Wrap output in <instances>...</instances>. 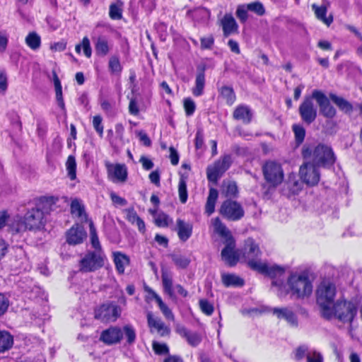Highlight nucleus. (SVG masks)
<instances>
[{
	"label": "nucleus",
	"instance_id": "21",
	"mask_svg": "<svg viewBox=\"0 0 362 362\" xmlns=\"http://www.w3.org/2000/svg\"><path fill=\"white\" fill-rule=\"evenodd\" d=\"M301 188L302 184L296 179V176L289 175L287 181L284 185L282 193L285 196L290 197L292 195L298 194Z\"/></svg>",
	"mask_w": 362,
	"mask_h": 362
},
{
	"label": "nucleus",
	"instance_id": "63",
	"mask_svg": "<svg viewBox=\"0 0 362 362\" xmlns=\"http://www.w3.org/2000/svg\"><path fill=\"white\" fill-rule=\"evenodd\" d=\"M168 220L169 216L167 214H160L156 219V224L159 227H167L169 225Z\"/></svg>",
	"mask_w": 362,
	"mask_h": 362
},
{
	"label": "nucleus",
	"instance_id": "58",
	"mask_svg": "<svg viewBox=\"0 0 362 362\" xmlns=\"http://www.w3.org/2000/svg\"><path fill=\"white\" fill-rule=\"evenodd\" d=\"M110 17L113 20H119L122 18V9L115 4H111L109 11Z\"/></svg>",
	"mask_w": 362,
	"mask_h": 362
},
{
	"label": "nucleus",
	"instance_id": "56",
	"mask_svg": "<svg viewBox=\"0 0 362 362\" xmlns=\"http://www.w3.org/2000/svg\"><path fill=\"white\" fill-rule=\"evenodd\" d=\"M238 188L235 182H230L226 186L225 190L226 197L235 198L238 196Z\"/></svg>",
	"mask_w": 362,
	"mask_h": 362
},
{
	"label": "nucleus",
	"instance_id": "64",
	"mask_svg": "<svg viewBox=\"0 0 362 362\" xmlns=\"http://www.w3.org/2000/svg\"><path fill=\"white\" fill-rule=\"evenodd\" d=\"M307 362H323V358L320 353L314 351L307 354Z\"/></svg>",
	"mask_w": 362,
	"mask_h": 362
},
{
	"label": "nucleus",
	"instance_id": "17",
	"mask_svg": "<svg viewBox=\"0 0 362 362\" xmlns=\"http://www.w3.org/2000/svg\"><path fill=\"white\" fill-rule=\"evenodd\" d=\"M123 338L122 328L117 326H111L102 331L100 335V341L105 344L110 346L120 343Z\"/></svg>",
	"mask_w": 362,
	"mask_h": 362
},
{
	"label": "nucleus",
	"instance_id": "22",
	"mask_svg": "<svg viewBox=\"0 0 362 362\" xmlns=\"http://www.w3.org/2000/svg\"><path fill=\"white\" fill-rule=\"evenodd\" d=\"M252 111L245 105H238L233 113L234 119L242 121L244 124H250L252 122Z\"/></svg>",
	"mask_w": 362,
	"mask_h": 362
},
{
	"label": "nucleus",
	"instance_id": "4",
	"mask_svg": "<svg viewBox=\"0 0 362 362\" xmlns=\"http://www.w3.org/2000/svg\"><path fill=\"white\" fill-rule=\"evenodd\" d=\"M336 293L335 284L329 281L324 280L318 286L316 300L320 308L322 316L330 315L329 308L334 303Z\"/></svg>",
	"mask_w": 362,
	"mask_h": 362
},
{
	"label": "nucleus",
	"instance_id": "2",
	"mask_svg": "<svg viewBox=\"0 0 362 362\" xmlns=\"http://www.w3.org/2000/svg\"><path fill=\"white\" fill-rule=\"evenodd\" d=\"M358 308L356 305L355 298L347 300L344 298L339 299L329 308L330 315H322L326 320L334 317L339 322L349 324V329L352 328V322L356 316Z\"/></svg>",
	"mask_w": 362,
	"mask_h": 362
},
{
	"label": "nucleus",
	"instance_id": "40",
	"mask_svg": "<svg viewBox=\"0 0 362 362\" xmlns=\"http://www.w3.org/2000/svg\"><path fill=\"white\" fill-rule=\"evenodd\" d=\"M26 45L33 50H37L41 46V37L36 32H30L25 37Z\"/></svg>",
	"mask_w": 362,
	"mask_h": 362
},
{
	"label": "nucleus",
	"instance_id": "27",
	"mask_svg": "<svg viewBox=\"0 0 362 362\" xmlns=\"http://www.w3.org/2000/svg\"><path fill=\"white\" fill-rule=\"evenodd\" d=\"M221 25L225 37H228L232 33L238 32V25L233 16L230 13L224 15L221 21Z\"/></svg>",
	"mask_w": 362,
	"mask_h": 362
},
{
	"label": "nucleus",
	"instance_id": "35",
	"mask_svg": "<svg viewBox=\"0 0 362 362\" xmlns=\"http://www.w3.org/2000/svg\"><path fill=\"white\" fill-rule=\"evenodd\" d=\"M222 283L226 287L235 286L240 287L245 284L244 280L233 274H223L221 275Z\"/></svg>",
	"mask_w": 362,
	"mask_h": 362
},
{
	"label": "nucleus",
	"instance_id": "41",
	"mask_svg": "<svg viewBox=\"0 0 362 362\" xmlns=\"http://www.w3.org/2000/svg\"><path fill=\"white\" fill-rule=\"evenodd\" d=\"M90 237L92 247L95 249L94 252H103L100 245L99 238L97 234L96 228L94 226L92 220L89 221Z\"/></svg>",
	"mask_w": 362,
	"mask_h": 362
},
{
	"label": "nucleus",
	"instance_id": "20",
	"mask_svg": "<svg viewBox=\"0 0 362 362\" xmlns=\"http://www.w3.org/2000/svg\"><path fill=\"white\" fill-rule=\"evenodd\" d=\"M175 331L193 347L197 346L202 341V339L199 333L189 331L184 325H177Z\"/></svg>",
	"mask_w": 362,
	"mask_h": 362
},
{
	"label": "nucleus",
	"instance_id": "51",
	"mask_svg": "<svg viewBox=\"0 0 362 362\" xmlns=\"http://www.w3.org/2000/svg\"><path fill=\"white\" fill-rule=\"evenodd\" d=\"M199 308L203 313L205 315L210 316L213 314L214 311V307L212 303H211L206 299H200L199 301Z\"/></svg>",
	"mask_w": 362,
	"mask_h": 362
},
{
	"label": "nucleus",
	"instance_id": "37",
	"mask_svg": "<svg viewBox=\"0 0 362 362\" xmlns=\"http://www.w3.org/2000/svg\"><path fill=\"white\" fill-rule=\"evenodd\" d=\"M188 175L185 174H180L179 185H178V194L179 199L182 204H185L188 198V192L187 189V180Z\"/></svg>",
	"mask_w": 362,
	"mask_h": 362
},
{
	"label": "nucleus",
	"instance_id": "15",
	"mask_svg": "<svg viewBox=\"0 0 362 362\" xmlns=\"http://www.w3.org/2000/svg\"><path fill=\"white\" fill-rule=\"evenodd\" d=\"M225 247L221 250V258L229 267H234L240 260V253L235 250V242L234 238H229L224 241Z\"/></svg>",
	"mask_w": 362,
	"mask_h": 362
},
{
	"label": "nucleus",
	"instance_id": "12",
	"mask_svg": "<svg viewBox=\"0 0 362 362\" xmlns=\"http://www.w3.org/2000/svg\"><path fill=\"white\" fill-rule=\"evenodd\" d=\"M318 167L305 161L300 168V175L302 180L308 185H316L320 179Z\"/></svg>",
	"mask_w": 362,
	"mask_h": 362
},
{
	"label": "nucleus",
	"instance_id": "46",
	"mask_svg": "<svg viewBox=\"0 0 362 362\" xmlns=\"http://www.w3.org/2000/svg\"><path fill=\"white\" fill-rule=\"evenodd\" d=\"M161 278L165 292L167 293L169 296H172L173 295V289L171 275L169 274L166 271L162 270Z\"/></svg>",
	"mask_w": 362,
	"mask_h": 362
},
{
	"label": "nucleus",
	"instance_id": "38",
	"mask_svg": "<svg viewBox=\"0 0 362 362\" xmlns=\"http://www.w3.org/2000/svg\"><path fill=\"white\" fill-rule=\"evenodd\" d=\"M95 49L98 55H107L110 49L107 39L105 36L98 37L95 45Z\"/></svg>",
	"mask_w": 362,
	"mask_h": 362
},
{
	"label": "nucleus",
	"instance_id": "47",
	"mask_svg": "<svg viewBox=\"0 0 362 362\" xmlns=\"http://www.w3.org/2000/svg\"><path fill=\"white\" fill-rule=\"evenodd\" d=\"M108 69L112 74H119L122 71V66L117 56H112L108 62Z\"/></svg>",
	"mask_w": 362,
	"mask_h": 362
},
{
	"label": "nucleus",
	"instance_id": "31",
	"mask_svg": "<svg viewBox=\"0 0 362 362\" xmlns=\"http://www.w3.org/2000/svg\"><path fill=\"white\" fill-rule=\"evenodd\" d=\"M312 9L315 12L316 18L323 22L327 26H329L333 22V16L329 15L328 17L326 16L327 12V8L326 6L322 5L320 6L315 4L312 5Z\"/></svg>",
	"mask_w": 362,
	"mask_h": 362
},
{
	"label": "nucleus",
	"instance_id": "61",
	"mask_svg": "<svg viewBox=\"0 0 362 362\" xmlns=\"http://www.w3.org/2000/svg\"><path fill=\"white\" fill-rule=\"evenodd\" d=\"M8 306V298L4 293H0V317L7 311Z\"/></svg>",
	"mask_w": 362,
	"mask_h": 362
},
{
	"label": "nucleus",
	"instance_id": "42",
	"mask_svg": "<svg viewBox=\"0 0 362 362\" xmlns=\"http://www.w3.org/2000/svg\"><path fill=\"white\" fill-rule=\"evenodd\" d=\"M54 84L56 92V100L58 105L63 110H65V104L63 99L62 95V87L61 85V82L57 75L56 73H54Z\"/></svg>",
	"mask_w": 362,
	"mask_h": 362
},
{
	"label": "nucleus",
	"instance_id": "52",
	"mask_svg": "<svg viewBox=\"0 0 362 362\" xmlns=\"http://www.w3.org/2000/svg\"><path fill=\"white\" fill-rule=\"evenodd\" d=\"M248 9L246 4L239 5L235 14L241 23H245L248 19Z\"/></svg>",
	"mask_w": 362,
	"mask_h": 362
},
{
	"label": "nucleus",
	"instance_id": "36",
	"mask_svg": "<svg viewBox=\"0 0 362 362\" xmlns=\"http://www.w3.org/2000/svg\"><path fill=\"white\" fill-rule=\"evenodd\" d=\"M218 197V190L215 188L211 187L209 189V195L207 197L206 203L205 205V212L208 215H211L215 211V205Z\"/></svg>",
	"mask_w": 362,
	"mask_h": 362
},
{
	"label": "nucleus",
	"instance_id": "60",
	"mask_svg": "<svg viewBox=\"0 0 362 362\" xmlns=\"http://www.w3.org/2000/svg\"><path fill=\"white\" fill-rule=\"evenodd\" d=\"M200 41H201V48L202 49H210L212 48V47L214 44V38L212 35L202 37L200 39Z\"/></svg>",
	"mask_w": 362,
	"mask_h": 362
},
{
	"label": "nucleus",
	"instance_id": "50",
	"mask_svg": "<svg viewBox=\"0 0 362 362\" xmlns=\"http://www.w3.org/2000/svg\"><path fill=\"white\" fill-rule=\"evenodd\" d=\"M246 5L249 11L253 12L257 16H262L265 13L264 5L260 1H257Z\"/></svg>",
	"mask_w": 362,
	"mask_h": 362
},
{
	"label": "nucleus",
	"instance_id": "8",
	"mask_svg": "<svg viewBox=\"0 0 362 362\" xmlns=\"http://www.w3.org/2000/svg\"><path fill=\"white\" fill-rule=\"evenodd\" d=\"M232 158L230 155H224L216 160L212 165L206 168V176L209 182L217 184L218 180L225 172L230 167Z\"/></svg>",
	"mask_w": 362,
	"mask_h": 362
},
{
	"label": "nucleus",
	"instance_id": "10",
	"mask_svg": "<svg viewBox=\"0 0 362 362\" xmlns=\"http://www.w3.org/2000/svg\"><path fill=\"white\" fill-rule=\"evenodd\" d=\"M120 308L113 303H108L101 305L95 310V318L102 322H115L120 316Z\"/></svg>",
	"mask_w": 362,
	"mask_h": 362
},
{
	"label": "nucleus",
	"instance_id": "32",
	"mask_svg": "<svg viewBox=\"0 0 362 362\" xmlns=\"http://www.w3.org/2000/svg\"><path fill=\"white\" fill-rule=\"evenodd\" d=\"M147 320L148 326L156 329L161 337L169 335L170 332V329L160 320L153 318L151 313H148Z\"/></svg>",
	"mask_w": 362,
	"mask_h": 362
},
{
	"label": "nucleus",
	"instance_id": "19",
	"mask_svg": "<svg viewBox=\"0 0 362 362\" xmlns=\"http://www.w3.org/2000/svg\"><path fill=\"white\" fill-rule=\"evenodd\" d=\"M86 237V232L83 227L78 224L73 226L66 232V242L69 245H78L83 243Z\"/></svg>",
	"mask_w": 362,
	"mask_h": 362
},
{
	"label": "nucleus",
	"instance_id": "3",
	"mask_svg": "<svg viewBox=\"0 0 362 362\" xmlns=\"http://www.w3.org/2000/svg\"><path fill=\"white\" fill-rule=\"evenodd\" d=\"M286 285V293H290L291 298L295 299H304L309 297L313 292L312 282L305 272L292 273L287 279Z\"/></svg>",
	"mask_w": 362,
	"mask_h": 362
},
{
	"label": "nucleus",
	"instance_id": "54",
	"mask_svg": "<svg viewBox=\"0 0 362 362\" xmlns=\"http://www.w3.org/2000/svg\"><path fill=\"white\" fill-rule=\"evenodd\" d=\"M216 221L218 224L216 226V232L223 238H225V241H227L229 238H233L229 230L226 226L221 223L218 218H216Z\"/></svg>",
	"mask_w": 362,
	"mask_h": 362
},
{
	"label": "nucleus",
	"instance_id": "1",
	"mask_svg": "<svg viewBox=\"0 0 362 362\" xmlns=\"http://www.w3.org/2000/svg\"><path fill=\"white\" fill-rule=\"evenodd\" d=\"M301 154L306 161L318 168L327 169L332 167L337 159L332 148L324 143L305 144L302 148Z\"/></svg>",
	"mask_w": 362,
	"mask_h": 362
},
{
	"label": "nucleus",
	"instance_id": "39",
	"mask_svg": "<svg viewBox=\"0 0 362 362\" xmlns=\"http://www.w3.org/2000/svg\"><path fill=\"white\" fill-rule=\"evenodd\" d=\"M169 257L178 269H185L191 262V259L188 257L180 253L174 252L170 254Z\"/></svg>",
	"mask_w": 362,
	"mask_h": 362
},
{
	"label": "nucleus",
	"instance_id": "45",
	"mask_svg": "<svg viewBox=\"0 0 362 362\" xmlns=\"http://www.w3.org/2000/svg\"><path fill=\"white\" fill-rule=\"evenodd\" d=\"M292 130L294 133L295 142L298 146L304 141L305 137V129L301 124H294L292 125Z\"/></svg>",
	"mask_w": 362,
	"mask_h": 362
},
{
	"label": "nucleus",
	"instance_id": "53",
	"mask_svg": "<svg viewBox=\"0 0 362 362\" xmlns=\"http://www.w3.org/2000/svg\"><path fill=\"white\" fill-rule=\"evenodd\" d=\"M152 348L157 355H165L169 354V348L165 343H159L154 341L152 343Z\"/></svg>",
	"mask_w": 362,
	"mask_h": 362
},
{
	"label": "nucleus",
	"instance_id": "44",
	"mask_svg": "<svg viewBox=\"0 0 362 362\" xmlns=\"http://www.w3.org/2000/svg\"><path fill=\"white\" fill-rule=\"evenodd\" d=\"M123 337L125 338L126 342L129 345L133 344L136 338V330L132 325H125L122 328Z\"/></svg>",
	"mask_w": 362,
	"mask_h": 362
},
{
	"label": "nucleus",
	"instance_id": "7",
	"mask_svg": "<svg viewBox=\"0 0 362 362\" xmlns=\"http://www.w3.org/2000/svg\"><path fill=\"white\" fill-rule=\"evenodd\" d=\"M241 254L248 267L253 271H256L262 264L259 259L261 251L252 239L249 238L245 241Z\"/></svg>",
	"mask_w": 362,
	"mask_h": 362
},
{
	"label": "nucleus",
	"instance_id": "25",
	"mask_svg": "<svg viewBox=\"0 0 362 362\" xmlns=\"http://www.w3.org/2000/svg\"><path fill=\"white\" fill-rule=\"evenodd\" d=\"M187 16L191 18L195 23H204L209 21L211 12L204 7H198L187 12Z\"/></svg>",
	"mask_w": 362,
	"mask_h": 362
},
{
	"label": "nucleus",
	"instance_id": "30",
	"mask_svg": "<svg viewBox=\"0 0 362 362\" xmlns=\"http://www.w3.org/2000/svg\"><path fill=\"white\" fill-rule=\"evenodd\" d=\"M71 213L80 218L81 222L89 223L90 220H88V214L85 211V207L78 199H75L71 202Z\"/></svg>",
	"mask_w": 362,
	"mask_h": 362
},
{
	"label": "nucleus",
	"instance_id": "16",
	"mask_svg": "<svg viewBox=\"0 0 362 362\" xmlns=\"http://www.w3.org/2000/svg\"><path fill=\"white\" fill-rule=\"evenodd\" d=\"M108 178L114 182L124 183L128 177L127 168L125 164L117 163L115 165L107 163L105 164Z\"/></svg>",
	"mask_w": 362,
	"mask_h": 362
},
{
	"label": "nucleus",
	"instance_id": "23",
	"mask_svg": "<svg viewBox=\"0 0 362 362\" xmlns=\"http://www.w3.org/2000/svg\"><path fill=\"white\" fill-rule=\"evenodd\" d=\"M256 272L261 274L268 276L271 279H276L283 276L285 272V269L284 267L278 265L269 267L266 263L262 262L260 266H259L256 269Z\"/></svg>",
	"mask_w": 362,
	"mask_h": 362
},
{
	"label": "nucleus",
	"instance_id": "33",
	"mask_svg": "<svg viewBox=\"0 0 362 362\" xmlns=\"http://www.w3.org/2000/svg\"><path fill=\"white\" fill-rule=\"evenodd\" d=\"M219 95L226 101V103L231 106L236 100L235 93L232 86H223L218 88Z\"/></svg>",
	"mask_w": 362,
	"mask_h": 362
},
{
	"label": "nucleus",
	"instance_id": "6",
	"mask_svg": "<svg viewBox=\"0 0 362 362\" xmlns=\"http://www.w3.org/2000/svg\"><path fill=\"white\" fill-rule=\"evenodd\" d=\"M264 177L269 184V190L274 189L284 180V171L281 164L275 161H267L262 167Z\"/></svg>",
	"mask_w": 362,
	"mask_h": 362
},
{
	"label": "nucleus",
	"instance_id": "14",
	"mask_svg": "<svg viewBox=\"0 0 362 362\" xmlns=\"http://www.w3.org/2000/svg\"><path fill=\"white\" fill-rule=\"evenodd\" d=\"M40 204L36 208L29 210L25 215L23 222L28 230L40 229L43 223L44 214Z\"/></svg>",
	"mask_w": 362,
	"mask_h": 362
},
{
	"label": "nucleus",
	"instance_id": "49",
	"mask_svg": "<svg viewBox=\"0 0 362 362\" xmlns=\"http://www.w3.org/2000/svg\"><path fill=\"white\" fill-rule=\"evenodd\" d=\"M68 175L71 180H74L76 177V163L73 156H69L66 163Z\"/></svg>",
	"mask_w": 362,
	"mask_h": 362
},
{
	"label": "nucleus",
	"instance_id": "62",
	"mask_svg": "<svg viewBox=\"0 0 362 362\" xmlns=\"http://www.w3.org/2000/svg\"><path fill=\"white\" fill-rule=\"evenodd\" d=\"M309 354L308 349L306 346L302 345L298 346L295 351V359L296 361L302 360L305 356Z\"/></svg>",
	"mask_w": 362,
	"mask_h": 362
},
{
	"label": "nucleus",
	"instance_id": "43",
	"mask_svg": "<svg viewBox=\"0 0 362 362\" xmlns=\"http://www.w3.org/2000/svg\"><path fill=\"white\" fill-rule=\"evenodd\" d=\"M28 230V227L22 219L15 220L8 226V232L12 235H16Z\"/></svg>",
	"mask_w": 362,
	"mask_h": 362
},
{
	"label": "nucleus",
	"instance_id": "26",
	"mask_svg": "<svg viewBox=\"0 0 362 362\" xmlns=\"http://www.w3.org/2000/svg\"><path fill=\"white\" fill-rule=\"evenodd\" d=\"M192 223L185 222L180 218L177 219L176 230L181 241L186 242L192 236Z\"/></svg>",
	"mask_w": 362,
	"mask_h": 362
},
{
	"label": "nucleus",
	"instance_id": "59",
	"mask_svg": "<svg viewBox=\"0 0 362 362\" xmlns=\"http://www.w3.org/2000/svg\"><path fill=\"white\" fill-rule=\"evenodd\" d=\"M124 212L126 213L127 215V220L132 224L135 223V221H136V220L139 218V216L136 214L133 206L124 209Z\"/></svg>",
	"mask_w": 362,
	"mask_h": 362
},
{
	"label": "nucleus",
	"instance_id": "57",
	"mask_svg": "<svg viewBox=\"0 0 362 362\" xmlns=\"http://www.w3.org/2000/svg\"><path fill=\"white\" fill-rule=\"evenodd\" d=\"M103 118L100 115H95L93 118V126L96 131V132L99 134L100 137H103V125L102 124Z\"/></svg>",
	"mask_w": 362,
	"mask_h": 362
},
{
	"label": "nucleus",
	"instance_id": "29",
	"mask_svg": "<svg viewBox=\"0 0 362 362\" xmlns=\"http://www.w3.org/2000/svg\"><path fill=\"white\" fill-rule=\"evenodd\" d=\"M329 98L339 107V109L346 114H350L353 111V105L347 100L338 96L334 93H329Z\"/></svg>",
	"mask_w": 362,
	"mask_h": 362
},
{
	"label": "nucleus",
	"instance_id": "11",
	"mask_svg": "<svg viewBox=\"0 0 362 362\" xmlns=\"http://www.w3.org/2000/svg\"><path fill=\"white\" fill-rule=\"evenodd\" d=\"M311 97H305L299 106L298 112L303 122L310 125L317 118V111Z\"/></svg>",
	"mask_w": 362,
	"mask_h": 362
},
{
	"label": "nucleus",
	"instance_id": "55",
	"mask_svg": "<svg viewBox=\"0 0 362 362\" xmlns=\"http://www.w3.org/2000/svg\"><path fill=\"white\" fill-rule=\"evenodd\" d=\"M183 105L186 115H192L196 109V105L194 101L191 98H187L184 99Z\"/></svg>",
	"mask_w": 362,
	"mask_h": 362
},
{
	"label": "nucleus",
	"instance_id": "5",
	"mask_svg": "<svg viewBox=\"0 0 362 362\" xmlns=\"http://www.w3.org/2000/svg\"><path fill=\"white\" fill-rule=\"evenodd\" d=\"M103 252L88 251L79 261V271L83 273L95 272L104 266Z\"/></svg>",
	"mask_w": 362,
	"mask_h": 362
},
{
	"label": "nucleus",
	"instance_id": "18",
	"mask_svg": "<svg viewBox=\"0 0 362 362\" xmlns=\"http://www.w3.org/2000/svg\"><path fill=\"white\" fill-rule=\"evenodd\" d=\"M272 313L279 320H284L292 327H298V320L296 314L288 307L274 308Z\"/></svg>",
	"mask_w": 362,
	"mask_h": 362
},
{
	"label": "nucleus",
	"instance_id": "13",
	"mask_svg": "<svg viewBox=\"0 0 362 362\" xmlns=\"http://www.w3.org/2000/svg\"><path fill=\"white\" fill-rule=\"evenodd\" d=\"M313 98L317 101L320 112L325 117L332 119L336 116V109L331 105L329 99L324 93L319 90H314Z\"/></svg>",
	"mask_w": 362,
	"mask_h": 362
},
{
	"label": "nucleus",
	"instance_id": "28",
	"mask_svg": "<svg viewBox=\"0 0 362 362\" xmlns=\"http://www.w3.org/2000/svg\"><path fill=\"white\" fill-rule=\"evenodd\" d=\"M112 256L117 272L119 274H123L124 273L125 267L130 264L129 256L121 252H113Z\"/></svg>",
	"mask_w": 362,
	"mask_h": 362
},
{
	"label": "nucleus",
	"instance_id": "48",
	"mask_svg": "<svg viewBox=\"0 0 362 362\" xmlns=\"http://www.w3.org/2000/svg\"><path fill=\"white\" fill-rule=\"evenodd\" d=\"M81 47H83L84 54L88 58H90L92 54V49L90 47V40L88 38V37H84L82 40L81 43L76 45L75 49L78 54L81 53Z\"/></svg>",
	"mask_w": 362,
	"mask_h": 362
},
{
	"label": "nucleus",
	"instance_id": "9",
	"mask_svg": "<svg viewBox=\"0 0 362 362\" xmlns=\"http://www.w3.org/2000/svg\"><path fill=\"white\" fill-rule=\"evenodd\" d=\"M220 214L228 221H237L245 215V211L242 205L230 199L225 200L219 209Z\"/></svg>",
	"mask_w": 362,
	"mask_h": 362
},
{
	"label": "nucleus",
	"instance_id": "24",
	"mask_svg": "<svg viewBox=\"0 0 362 362\" xmlns=\"http://www.w3.org/2000/svg\"><path fill=\"white\" fill-rule=\"evenodd\" d=\"M206 65L201 64L197 66V73L196 75L195 86L192 89V93L194 96H200L204 93L205 86V72Z\"/></svg>",
	"mask_w": 362,
	"mask_h": 362
},
{
	"label": "nucleus",
	"instance_id": "34",
	"mask_svg": "<svg viewBox=\"0 0 362 362\" xmlns=\"http://www.w3.org/2000/svg\"><path fill=\"white\" fill-rule=\"evenodd\" d=\"M13 345V337L8 331L0 330V353L10 350Z\"/></svg>",
	"mask_w": 362,
	"mask_h": 362
}]
</instances>
